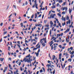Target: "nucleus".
Wrapping results in <instances>:
<instances>
[{
	"label": "nucleus",
	"instance_id": "a19ab883",
	"mask_svg": "<svg viewBox=\"0 0 74 74\" xmlns=\"http://www.w3.org/2000/svg\"><path fill=\"white\" fill-rule=\"evenodd\" d=\"M46 66L47 67H48V66H51V65H49V64H47L46 65Z\"/></svg>",
	"mask_w": 74,
	"mask_h": 74
},
{
	"label": "nucleus",
	"instance_id": "0eeeda50",
	"mask_svg": "<svg viewBox=\"0 0 74 74\" xmlns=\"http://www.w3.org/2000/svg\"><path fill=\"white\" fill-rule=\"evenodd\" d=\"M69 30H70V29H67V30H66L64 32V33H67V32H69Z\"/></svg>",
	"mask_w": 74,
	"mask_h": 74
},
{
	"label": "nucleus",
	"instance_id": "20e7f679",
	"mask_svg": "<svg viewBox=\"0 0 74 74\" xmlns=\"http://www.w3.org/2000/svg\"><path fill=\"white\" fill-rule=\"evenodd\" d=\"M32 58V56H30V57H29V58L28 59V63H29V62H30V63H31V61H30V58Z\"/></svg>",
	"mask_w": 74,
	"mask_h": 74
},
{
	"label": "nucleus",
	"instance_id": "c9c22d12",
	"mask_svg": "<svg viewBox=\"0 0 74 74\" xmlns=\"http://www.w3.org/2000/svg\"><path fill=\"white\" fill-rule=\"evenodd\" d=\"M61 48H62V49H64L65 48V47L63 46Z\"/></svg>",
	"mask_w": 74,
	"mask_h": 74
},
{
	"label": "nucleus",
	"instance_id": "5fc2aeb1",
	"mask_svg": "<svg viewBox=\"0 0 74 74\" xmlns=\"http://www.w3.org/2000/svg\"><path fill=\"white\" fill-rule=\"evenodd\" d=\"M23 50L24 52H25V51H26V48H24V49H23Z\"/></svg>",
	"mask_w": 74,
	"mask_h": 74
},
{
	"label": "nucleus",
	"instance_id": "7ed1b4c3",
	"mask_svg": "<svg viewBox=\"0 0 74 74\" xmlns=\"http://www.w3.org/2000/svg\"><path fill=\"white\" fill-rule=\"evenodd\" d=\"M28 62V59L26 58H25L24 60H23V62Z\"/></svg>",
	"mask_w": 74,
	"mask_h": 74
},
{
	"label": "nucleus",
	"instance_id": "aec40b11",
	"mask_svg": "<svg viewBox=\"0 0 74 74\" xmlns=\"http://www.w3.org/2000/svg\"><path fill=\"white\" fill-rule=\"evenodd\" d=\"M68 61H69L70 62H71V58H70L68 60Z\"/></svg>",
	"mask_w": 74,
	"mask_h": 74
},
{
	"label": "nucleus",
	"instance_id": "a211bd4d",
	"mask_svg": "<svg viewBox=\"0 0 74 74\" xmlns=\"http://www.w3.org/2000/svg\"><path fill=\"white\" fill-rule=\"evenodd\" d=\"M50 24H51V25H53V23L52 22V21H51L50 23Z\"/></svg>",
	"mask_w": 74,
	"mask_h": 74
},
{
	"label": "nucleus",
	"instance_id": "13d9d810",
	"mask_svg": "<svg viewBox=\"0 0 74 74\" xmlns=\"http://www.w3.org/2000/svg\"><path fill=\"white\" fill-rule=\"evenodd\" d=\"M28 4V3H27V1H26L25 3V5H27V4Z\"/></svg>",
	"mask_w": 74,
	"mask_h": 74
},
{
	"label": "nucleus",
	"instance_id": "c03bdc74",
	"mask_svg": "<svg viewBox=\"0 0 74 74\" xmlns=\"http://www.w3.org/2000/svg\"><path fill=\"white\" fill-rule=\"evenodd\" d=\"M61 56H62V53H60V54L59 55V57H61Z\"/></svg>",
	"mask_w": 74,
	"mask_h": 74
},
{
	"label": "nucleus",
	"instance_id": "8fccbe9b",
	"mask_svg": "<svg viewBox=\"0 0 74 74\" xmlns=\"http://www.w3.org/2000/svg\"><path fill=\"white\" fill-rule=\"evenodd\" d=\"M23 69H22V67H20V70L21 71H22Z\"/></svg>",
	"mask_w": 74,
	"mask_h": 74
},
{
	"label": "nucleus",
	"instance_id": "a18cd8bd",
	"mask_svg": "<svg viewBox=\"0 0 74 74\" xmlns=\"http://www.w3.org/2000/svg\"><path fill=\"white\" fill-rule=\"evenodd\" d=\"M33 21H34V22H36V20H35L34 19Z\"/></svg>",
	"mask_w": 74,
	"mask_h": 74
},
{
	"label": "nucleus",
	"instance_id": "bb28decb",
	"mask_svg": "<svg viewBox=\"0 0 74 74\" xmlns=\"http://www.w3.org/2000/svg\"><path fill=\"white\" fill-rule=\"evenodd\" d=\"M59 47H60V48H62V47L61 45H59Z\"/></svg>",
	"mask_w": 74,
	"mask_h": 74
},
{
	"label": "nucleus",
	"instance_id": "f3484780",
	"mask_svg": "<svg viewBox=\"0 0 74 74\" xmlns=\"http://www.w3.org/2000/svg\"><path fill=\"white\" fill-rule=\"evenodd\" d=\"M46 27H48L49 26V25H45Z\"/></svg>",
	"mask_w": 74,
	"mask_h": 74
},
{
	"label": "nucleus",
	"instance_id": "69168bd1",
	"mask_svg": "<svg viewBox=\"0 0 74 74\" xmlns=\"http://www.w3.org/2000/svg\"><path fill=\"white\" fill-rule=\"evenodd\" d=\"M71 74H74V73H73V71H71Z\"/></svg>",
	"mask_w": 74,
	"mask_h": 74
},
{
	"label": "nucleus",
	"instance_id": "603ef678",
	"mask_svg": "<svg viewBox=\"0 0 74 74\" xmlns=\"http://www.w3.org/2000/svg\"><path fill=\"white\" fill-rule=\"evenodd\" d=\"M40 49H39V50H38V52H37V53H39V52H40Z\"/></svg>",
	"mask_w": 74,
	"mask_h": 74
},
{
	"label": "nucleus",
	"instance_id": "cd10ccee",
	"mask_svg": "<svg viewBox=\"0 0 74 74\" xmlns=\"http://www.w3.org/2000/svg\"><path fill=\"white\" fill-rule=\"evenodd\" d=\"M33 17H34V14H32L31 17V18H33Z\"/></svg>",
	"mask_w": 74,
	"mask_h": 74
},
{
	"label": "nucleus",
	"instance_id": "bf43d9fd",
	"mask_svg": "<svg viewBox=\"0 0 74 74\" xmlns=\"http://www.w3.org/2000/svg\"><path fill=\"white\" fill-rule=\"evenodd\" d=\"M40 48V45H39L38 47H37V48Z\"/></svg>",
	"mask_w": 74,
	"mask_h": 74
},
{
	"label": "nucleus",
	"instance_id": "4be33fe9",
	"mask_svg": "<svg viewBox=\"0 0 74 74\" xmlns=\"http://www.w3.org/2000/svg\"><path fill=\"white\" fill-rule=\"evenodd\" d=\"M0 60H1V62H3V59L2 58H0Z\"/></svg>",
	"mask_w": 74,
	"mask_h": 74
},
{
	"label": "nucleus",
	"instance_id": "4c0bfd02",
	"mask_svg": "<svg viewBox=\"0 0 74 74\" xmlns=\"http://www.w3.org/2000/svg\"><path fill=\"white\" fill-rule=\"evenodd\" d=\"M7 33V31H6L5 32H4L3 33V34H6Z\"/></svg>",
	"mask_w": 74,
	"mask_h": 74
},
{
	"label": "nucleus",
	"instance_id": "864d4df0",
	"mask_svg": "<svg viewBox=\"0 0 74 74\" xmlns=\"http://www.w3.org/2000/svg\"><path fill=\"white\" fill-rule=\"evenodd\" d=\"M51 44H53V40H52L51 42Z\"/></svg>",
	"mask_w": 74,
	"mask_h": 74
},
{
	"label": "nucleus",
	"instance_id": "ddd939ff",
	"mask_svg": "<svg viewBox=\"0 0 74 74\" xmlns=\"http://www.w3.org/2000/svg\"><path fill=\"white\" fill-rule=\"evenodd\" d=\"M35 54H36V56H38V55L39 54V53H36V52Z\"/></svg>",
	"mask_w": 74,
	"mask_h": 74
},
{
	"label": "nucleus",
	"instance_id": "f257e3e1",
	"mask_svg": "<svg viewBox=\"0 0 74 74\" xmlns=\"http://www.w3.org/2000/svg\"><path fill=\"white\" fill-rule=\"evenodd\" d=\"M56 16V14H51L50 16V18H54V17Z\"/></svg>",
	"mask_w": 74,
	"mask_h": 74
},
{
	"label": "nucleus",
	"instance_id": "e2e57ef3",
	"mask_svg": "<svg viewBox=\"0 0 74 74\" xmlns=\"http://www.w3.org/2000/svg\"><path fill=\"white\" fill-rule=\"evenodd\" d=\"M62 21H65L66 19H62Z\"/></svg>",
	"mask_w": 74,
	"mask_h": 74
},
{
	"label": "nucleus",
	"instance_id": "c756f323",
	"mask_svg": "<svg viewBox=\"0 0 74 74\" xmlns=\"http://www.w3.org/2000/svg\"><path fill=\"white\" fill-rule=\"evenodd\" d=\"M66 42H69V40H68V39H67V38H66Z\"/></svg>",
	"mask_w": 74,
	"mask_h": 74
},
{
	"label": "nucleus",
	"instance_id": "dca6fc26",
	"mask_svg": "<svg viewBox=\"0 0 74 74\" xmlns=\"http://www.w3.org/2000/svg\"><path fill=\"white\" fill-rule=\"evenodd\" d=\"M51 8H55L56 7H55V6H51Z\"/></svg>",
	"mask_w": 74,
	"mask_h": 74
},
{
	"label": "nucleus",
	"instance_id": "79ce46f5",
	"mask_svg": "<svg viewBox=\"0 0 74 74\" xmlns=\"http://www.w3.org/2000/svg\"><path fill=\"white\" fill-rule=\"evenodd\" d=\"M53 74H54L55 73V70L54 69V71H53Z\"/></svg>",
	"mask_w": 74,
	"mask_h": 74
},
{
	"label": "nucleus",
	"instance_id": "4d7b16f0",
	"mask_svg": "<svg viewBox=\"0 0 74 74\" xmlns=\"http://www.w3.org/2000/svg\"><path fill=\"white\" fill-rule=\"evenodd\" d=\"M54 3H52V5H53V4H55V1H54Z\"/></svg>",
	"mask_w": 74,
	"mask_h": 74
},
{
	"label": "nucleus",
	"instance_id": "393cba45",
	"mask_svg": "<svg viewBox=\"0 0 74 74\" xmlns=\"http://www.w3.org/2000/svg\"><path fill=\"white\" fill-rule=\"evenodd\" d=\"M13 6V7H14V8H15V9H16V6H15V5H14Z\"/></svg>",
	"mask_w": 74,
	"mask_h": 74
},
{
	"label": "nucleus",
	"instance_id": "0e129e2a",
	"mask_svg": "<svg viewBox=\"0 0 74 74\" xmlns=\"http://www.w3.org/2000/svg\"><path fill=\"white\" fill-rule=\"evenodd\" d=\"M41 14H40L38 16V17H41Z\"/></svg>",
	"mask_w": 74,
	"mask_h": 74
},
{
	"label": "nucleus",
	"instance_id": "37998d69",
	"mask_svg": "<svg viewBox=\"0 0 74 74\" xmlns=\"http://www.w3.org/2000/svg\"><path fill=\"white\" fill-rule=\"evenodd\" d=\"M9 5H8L7 6V8H6V10H7L8 9V8H9Z\"/></svg>",
	"mask_w": 74,
	"mask_h": 74
},
{
	"label": "nucleus",
	"instance_id": "473e14b6",
	"mask_svg": "<svg viewBox=\"0 0 74 74\" xmlns=\"http://www.w3.org/2000/svg\"><path fill=\"white\" fill-rule=\"evenodd\" d=\"M39 44H40V42H39L38 43V44L36 45V47H38V45H39Z\"/></svg>",
	"mask_w": 74,
	"mask_h": 74
},
{
	"label": "nucleus",
	"instance_id": "2eb2a0df",
	"mask_svg": "<svg viewBox=\"0 0 74 74\" xmlns=\"http://www.w3.org/2000/svg\"><path fill=\"white\" fill-rule=\"evenodd\" d=\"M58 15V16H60V17H61V14H59V13H58L57 14Z\"/></svg>",
	"mask_w": 74,
	"mask_h": 74
},
{
	"label": "nucleus",
	"instance_id": "1a4fd4ad",
	"mask_svg": "<svg viewBox=\"0 0 74 74\" xmlns=\"http://www.w3.org/2000/svg\"><path fill=\"white\" fill-rule=\"evenodd\" d=\"M52 57V59L53 60H54V59H55V58H56V57L55 56L53 55V56Z\"/></svg>",
	"mask_w": 74,
	"mask_h": 74
},
{
	"label": "nucleus",
	"instance_id": "ea45409f",
	"mask_svg": "<svg viewBox=\"0 0 74 74\" xmlns=\"http://www.w3.org/2000/svg\"><path fill=\"white\" fill-rule=\"evenodd\" d=\"M66 19H69V16L68 15H66Z\"/></svg>",
	"mask_w": 74,
	"mask_h": 74
},
{
	"label": "nucleus",
	"instance_id": "774afa93",
	"mask_svg": "<svg viewBox=\"0 0 74 74\" xmlns=\"http://www.w3.org/2000/svg\"><path fill=\"white\" fill-rule=\"evenodd\" d=\"M39 25L40 27H41V26H42V24H39Z\"/></svg>",
	"mask_w": 74,
	"mask_h": 74
},
{
	"label": "nucleus",
	"instance_id": "3c124183",
	"mask_svg": "<svg viewBox=\"0 0 74 74\" xmlns=\"http://www.w3.org/2000/svg\"><path fill=\"white\" fill-rule=\"evenodd\" d=\"M70 49H71V50H73V47H71L70 48Z\"/></svg>",
	"mask_w": 74,
	"mask_h": 74
},
{
	"label": "nucleus",
	"instance_id": "412c9836",
	"mask_svg": "<svg viewBox=\"0 0 74 74\" xmlns=\"http://www.w3.org/2000/svg\"><path fill=\"white\" fill-rule=\"evenodd\" d=\"M64 10H66V11L67 10V8L66 7H64Z\"/></svg>",
	"mask_w": 74,
	"mask_h": 74
},
{
	"label": "nucleus",
	"instance_id": "6e6d98bb",
	"mask_svg": "<svg viewBox=\"0 0 74 74\" xmlns=\"http://www.w3.org/2000/svg\"><path fill=\"white\" fill-rule=\"evenodd\" d=\"M7 36H6L5 37L4 36L3 38H7Z\"/></svg>",
	"mask_w": 74,
	"mask_h": 74
},
{
	"label": "nucleus",
	"instance_id": "9d476101",
	"mask_svg": "<svg viewBox=\"0 0 74 74\" xmlns=\"http://www.w3.org/2000/svg\"><path fill=\"white\" fill-rule=\"evenodd\" d=\"M35 19L37 18V13H35Z\"/></svg>",
	"mask_w": 74,
	"mask_h": 74
},
{
	"label": "nucleus",
	"instance_id": "9b49d317",
	"mask_svg": "<svg viewBox=\"0 0 74 74\" xmlns=\"http://www.w3.org/2000/svg\"><path fill=\"white\" fill-rule=\"evenodd\" d=\"M30 56V54H29L28 55H27L26 56V58H29Z\"/></svg>",
	"mask_w": 74,
	"mask_h": 74
},
{
	"label": "nucleus",
	"instance_id": "680f3d73",
	"mask_svg": "<svg viewBox=\"0 0 74 74\" xmlns=\"http://www.w3.org/2000/svg\"><path fill=\"white\" fill-rule=\"evenodd\" d=\"M66 3L65 2L64 3L62 4V5H65Z\"/></svg>",
	"mask_w": 74,
	"mask_h": 74
},
{
	"label": "nucleus",
	"instance_id": "5701e85b",
	"mask_svg": "<svg viewBox=\"0 0 74 74\" xmlns=\"http://www.w3.org/2000/svg\"><path fill=\"white\" fill-rule=\"evenodd\" d=\"M74 51H73L72 52H71V54H72V55H73V54H74Z\"/></svg>",
	"mask_w": 74,
	"mask_h": 74
},
{
	"label": "nucleus",
	"instance_id": "338daca9",
	"mask_svg": "<svg viewBox=\"0 0 74 74\" xmlns=\"http://www.w3.org/2000/svg\"><path fill=\"white\" fill-rule=\"evenodd\" d=\"M47 21H46L45 20L44 21V23H46V22H47Z\"/></svg>",
	"mask_w": 74,
	"mask_h": 74
},
{
	"label": "nucleus",
	"instance_id": "e433bc0d",
	"mask_svg": "<svg viewBox=\"0 0 74 74\" xmlns=\"http://www.w3.org/2000/svg\"><path fill=\"white\" fill-rule=\"evenodd\" d=\"M42 69H43L44 72H45V68L44 67H42Z\"/></svg>",
	"mask_w": 74,
	"mask_h": 74
},
{
	"label": "nucleus",
	"instance_id": "09e8293b",
	"mask_svg": "<svg viewBox=\"0 0 74 74\" xmlns=\"http://www.w3.org/2000/svg\"><path fill=\"white\" fill-rule=\"evenodd\" d=\"M57 37H59V36H60V34H57Z\"/></svg>",
	"mask_w": 74,
	"mask_h": 74
},
{
	"label": "nucleus",
	"instance_id": "6ab92c4d",
	"mask_svg": "<svg viewBox=\"0 0 74 74\" xmlns=\"http://www.w3.org/2000/svg\"><path fill=\"white\" fill-rule=\"evenodd\" d=\"M66 14V12H63L62 13V14H63V15H64Z\"/></svg>",
	"mask_w": 74,
	"mask_h": 74
},
{
	"label": "nucleus",
	"instance_id": "49530a36",
	"mask_svg": "<svg viewBox=\"0 0 74 74\" xmlns=\"http://www.w3.org/2000/svg\"><path fill=\"white\" fill-rule=\"evenodd\" d=\"M42 8L41 7V8H40V10H39V11H41V10H42Z\"/></svg>",
	"mask_w": 74,
	"mask_h": 74
},
{
	"label": "nucleus",
	"instance_id": "72a5a7b5",
	"mask_svg": "<svg viewBox=\"0 0 74 74\" xmlns=\"http://www.w3.org/2000/svg\"><path fill=\"white\" fill-rule=\"evenodd\" d=\"M42 39H41L40 40V42L42 43H43V41H42Z\"/></svg>",
	"mask_w": 74,
	"mask_h": 74
},
{
	"label": "nucleus",
	"instance_id": "f704fd0d",
	"mask_svg": "<svg viewBox=\"0 0 74 74\" xmlns=\"http://www.w3.org/2000/svg\"><path fill=\"white\" fill-rule=\"evenodd\" d=\"M3 23H1L0 24V25L1 26H3Z\"/></svg>",
	"mask_w": 74,
	"mask_h": 74
},
{
	"label": "nucleus",
	"instance_id": "052dcab7",
	"mask_svg": "<svg viewBox=\"0 0 74 74\" xmlns=\"http://www.w3.org/2000/svg\"><path fill=\"white\" fill-rule=\"evenodd\" d=\"M53 49V45L51 46V50H52Z\"/></svg>",
	"mask_w": 74,
	"mask_h": 74
},
{
	"label": "nucleus",
	"instance_id": "f8f14e48",
	"mask_svg": "<svg viewBox=\"0 0 74 74\" xmlns=\"http://www.w3.org/2000/svg\"><path fill=\"white\" fill-rule=\"evenodd\" d=\"M58 1L59 3H62L63 2V1H62V0H58Z\"/></svg>",
	"mask_w": 74,
	"mask_h": 74
},
{
	"label": "nucleus",
	"instance_id": "a878e982",
	"mask_svg": "<svg viewBox=\"0 0 74 74\" xmlns=\"http://www.w3.org/2000/svg\"><path fill=\"white\" fill-rule=\"evenodd\" d=\"M73 25H72V24H71V25H69V27H70V28H71V27Z\"/></svg>",
	"mask_w": 74,
	"mask_h": 74
},
{
	"label": "nucleus",
	"instance_id": "7c9ffc66",
	"mask_svg": "<svg viewBox=\"0 0 74 74\" xmlns=\"http://www.w3.org/2000/svg\"><path fill=\"white\" fill-rule=\"evenodd\" d=\"M51 33H52V31L51 30H50V33H49L50 35H51Z\"/></svg>",
	"mask_w": 74,
	"mask_h": 74
},
{
	"label": "nucleus",
	"instance_id": "4468645a",
	"mask_svg": "<svg viewBox=\"0 0 74 74\" xmlns=\"http://www.w3.org/2000/svg\"><path fill=\"white\" fill-rule=\"evenodd\" d=\"M69 13H70V14H71V9H70V8L69 9Z\"/></svg>",
	"mask_w": 74,
	"mask_h": 74
},
{
	"label": "nucleus",
	"instance_id": "39448f33",
	"mask_svg": "<svg viewBox=\"0 0 74 74\" xmlns=\"http://www.w3.org/2000/svg\"><path fill=\"white\" fill-rule=\"evenodd\" d=\"M37 5H38L37 4V3H34V5L32 6V8H34V7L35 6L36 7L37 6Z\"/></svg>",
	"mask_w": 74,
	"mask_h": 74
},
{
	"label": "nucleus",
	"instance_id": "6e6552de",
	"mask_svg": "<svg viewBox=\"0 0 74 74\" xmlns=\"http://www.w3.org/2000/svg\"><path fill=\"white\" fill-rule=\"evenodd\" d=\"M18 70H17L16 71V72L14 71V74H16V73H18Z\"/></svg>",
	"mask_w": 74,
	"mask_h": 74
},
{
	"label": "nucleus",
	"instance_id": "f03ea898",
	"mask_svg": "<svg viewBox=\"0 0 74 74\" xmlns=\"http://www.w3.org/2000/svg\"><path fill=\"white\" fill-rule=\"evenodd\" d=\"M66 26H68V24H70V23H71V20H69L68 21H67L66 22Z\"/></svg>",
	"mask_w": 74,
	"mask_h": 74
},
{
	"label": "nucleus",
	"instance_id": "de8ad7c7",
	"mask_svg": "<svg viewBox=\"0 0 74 74\" xmlns=\"http://www.w3.org/2000/svg\"><path fill=\"white\" fill-rule=\"evenodd\" d=\"M42 71H42V69L40 70V73H42Z\"/></svg>",
	"mask_w": 74,
	"mask_h": 74
},
{
	"label": "nucleus",
	"instance_id": "c85d7f7f",
	"mask_svg": "<svg viewBox=\"0 0 74 74\" xmlns=\"http://www.w3.org/2000/svg\"><path fill=\"white\" fill-rule=\"evenodd\" d=\"M42 45H43V47H45V43H42Z\"/></svg>",
	"mask_w": 74,
	"mask_h": 74
},
{
	"label": "nucleus",
	"instance_id": "58836bf2",
	"mask_svg": "<svg viewBox=\"0 0 74 74\" xmlns=\"http://www.w3.org/2000/svg\"><path fill=\"white\" fill-rule=\"evenodd\" d=\"M38 49L37 48H35L33 49V51H35V50H36V49Z\"/></svg>",
	"mask_w": 74,
	"mask_h": 74
},
{
	"label": "nucleus",
	"instance_id": "423d86ee",
	"mask_svg": "<svg viewBox=\"0 0 74 74\" xmlns=\"http://www.w3.org/2000/svg\"><path fill=\"white\" fill-rule=\"evenodd\" d=\"M9 68H10V69H11V70H12L13 68L11 67V64H9Z\"/></svg>",
	"mask_w": 74,
	"mask_h": 74
},
{
	"label": "nucleus",
	"instance_id": "2f4dec72",
	"mask_svg": "<svg viewBox=\"0 0 74 74\" xmlns=\"http://www.w3.org/2000/svg\"><path fill=\"white\" fill-rule=\"evenodd\" d=\"M44 41L45 43H46V42H47V41H46V38H45Z\"/></svg>",
	"mask_w": 74,
	"mask_h": 74
},
{
	"label": "nucleus",
	"instance_id": "b1692460",
	"mask_svg": "<svg viewBox=\"0 0 74 74\" xmlns=\"http://www.w3.org/2000/svg\"><path fill=\"white\" fill-rule=\"evenodd\" d=\"M20 25H21V27H22L23 26V23H21L20 24Z\"/></svg>",
	"mask_w": 74,
	"mask_h": 74
}]
</instances>
